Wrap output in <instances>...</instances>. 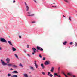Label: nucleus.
I'll use <instances>...</instances> for the list:
<instances>
[{
  "label": "nucleus",
  "instance_id": "09e8293b",
  "mask_svg": "<svg viewBox=\"0 0 77 77\" xmlns=\"http://www.w3.org/2000/svg\"><path fill=\"white\" fill-rule=\"evenodd\" d=\"M2 50V48L1 47H0V50Z\"/></svg>",
  "mask_w": 77,
  "mask_h": 77
},
{
  "label": "nucleus",
  "instance_id": "f8f14e48",
  "mask_svg": "<svg viewBox=\"0 0 77 77\" xmlns=\"http://www.w3.org/2000/svg\"><path fill=\"white\" fill-rule=\"evenodd\" d=\"M37 50H40V49H41V48L40 47L37 46Z\"/></svg>",
  "mask_w": 77,
  "mask_h": 77
},
{
  "label": "nucleus",
  "instance_id": "9b49d317",
  "mask_svg": "<svg viewBox=\"0 0 77 77\" xmlns=\"http://www.w3.org/2000/svg\"><path fill=\"white\" fill-rule=\"evenodd\" d=\"M12 50L13 51H16V49L14 47L12 48Z\"/></svg>",
  "mask_w": 77,
  "mask_h": 77
},
{
  "label": "nucleus",
  "instance_id": "1a4fd4ad",
  "mask_svg": "<svg viewBox=\"0 0 77 77\" xmlns=\"http://www.w3.org/2000/svg\"><path fill=\"white\" fill-rule=\"evenodd\" d=\"M13 66L14 68H18V66L16 65H13Z\"/></svg>",
  "mask_w": 77,
  "mask_h": 77
},
{
  "label": "nucleus",
  "instance_id": "dca6fc26",
  "mask_svg": "<svg viewBox=\"0 0 77 77\" xmlns=\"http://www.w3.org/2000/svg\"><path fill=\"white\" fill-rule=\"evenodd\" d=\"M14 55L15 56L16 58H17V59H18V55H17L16 54H14Z\"/></svg>",
  "mask_w": 77,
  "mask_h": 77
},
{
  "label": "nucleus",
  "instance_id": "aec40b11",
  "mask_svg": "<svg viewBox=\"0 0 77 77\" xmlns=\"http://www.w3.org/2000/svg\"><path fill=\"white\" fill-rule=\"evenodd\" d=\"M19 66H21V67H23V65L21 64V63H20Z\"/></svg>",
  "mask_w": 77,
  "mask_h": 77
},
{
  "label": "nucleus",
  "instance_id": "58836bf2",
  "mask_svg": "<svg viewBox=\"0 0 77 77\" xmlns=\"http://www.w3.org/2000/svg\"><path fill=\"white\" fill-rule=\"evenodd\" d=\"M70 45H71V44H72V42H71L70 43Z\"/></svg>",
  "mask_w": 77,
  "mask_h": 77
},
{
  "label": "nucleus",
  "instance_id": "2eb2a0df",
  "mask_svg": "<svg viewBox=\"0 0 77 77\" xmlns=\"http://www.w3.org/2000/svg\"><path fill=\"white\" fill-rule=\"evenodd\" d=\"M35 67H36V68H38V65L36 64V63H34Z\"/></svg>",
  "mask_w": 77,
  "mask_h": 77
},
{
  "label": "nucleus",
  "instance_id": "8fccbe9b",
  "mask_svg": "<svg viewBox=\"0 0 77 77\" xmlns=\"http://www.w3.org/2000/svg\"><path fill=\"white\" fill-rule=\"evenodd\" d=\"M34 62H35V63H36V61H35Z\"/></svg>",
  "mask_w": 77,
  "mask_h": 77
},
{
  "label": "nucleus",
  "instance_id": "c85d7f7f",
  "mask_svg": "<svg viewBox=\"0 0 77 77\" xmlns=\"http://www.w3.org/2000/svg\"><path fill=\"white\" fill-rule=\"evenodd\" d=\"M49 76L51 77H53V75L52 74H50V75H49Z\"/></svg>",
  "mask_w": 77,
  "mask_h": 77
},
{
  "label": "nucleus",
  "instance_id": "473e14b6",
  "mask_svg": "<svg viewBox=\"0 0 77 77\" xmlns=\"http://www.w3.org/2000/svg\"><path fill=\"white\" fill-rule=\"evenodd\" d=\"M65 2H66V3H68V1L67 0H64Z\"/></svg>",
  "mask_w": 77,
  "mask_h": 77
},
{
  "label": "nucleus",
  "instance_id": "f3484780",
  "mask_svg": "<svg viewBox=\"0 0 77 77\" xmlns=\"http://www.w3.org/2000/svg\"><path fill=\"white\" fill-rule=\"evenodd\" d=\"M8 66H12V64H7Z\"/></svg>",
  "mask_w": 77,
  "mask_h": 77
},
{
  "label": "nucleus",
  "instance_id": "6ab92c4d",
  "mask_svg": "<svg viewBox=\"0 0 77 77\" xmlns=\"http://www.w3.org/2000/svg\"><path fill=\"white\" fill-rule=\"evenodd\" d=\"M66 43H67V42L66 41H65L64 42H63V44L64 45H65Z\"/></svg>",
  "mask_w": 77,
  "mask_h": 77
},
{
  "label": "nucleus",
  "instance_id": "c03bdc74",
  "mask_svg": "<svg viewBox=\"0 0 77 77\" xmlns=\"http://www.w3.org/2000/svg\"><path fill=\"white\" fill-rule=\"evenodd\" d=\"M60 70V67H59L58 68V71H59Z\"/></svg>",
  "mask_w": 77,
  "mask_h": 77
},
{
  "label": "nucleus",
  "instance_id": "c756f323",
  "mask_svg": "<svg viewBox=\"0 0 77 77\" xmlns=\"http://www.w3.org/2000/svg\"><path fill=\"white\" fill-rule=\"evenodd\" d=\"M39 56L40 57V58H42V56H41V54H39Z\"/></svg>",
  "mask_w": 77,
  "mask_h": 77
},
{
  "label": "nucleus",
  "instance_id": "13d9d810",
  "mask_svg": "<svg viewBox=\"0 0 77 77\" xmlns=\"http://www.w3.org/2000/svg\"><path fill=\"white\" fill-rule=\"evenodd\" d=\"M66 77H68V76H66Z\"/></svg>",
  "mask_w": 77,
  "mask_h": 77
},
{
  "label": "nucleus",
  "instance_id": "de8ad7c7",
  "mask_svg": "<svg viewBox=\"0 0 77 77\" xmlns=\"http://www.w3.org/2000/svg\"><path fill=\"white\" fill-rule=\"evenodd\" d=\"M25 4L26 6V7L27 6V4L25 2Z\"/></svg>",
  "mask_w": 77,
  "mask_h": 77
},
{
  "label": "nucleus",
  "instance_id": "a19ab883",
  "mask_svg": "<svg viewBox=\"0 0 77 77\" xmlns=\"http://www.w3.org/2000/svg\"><path fill=\"white\" fill-rule=\"evenodd\" d=\"M27 48H29V45H27Z\"/></svg>",
  "mask_w": 77,
  "mask_h": 77
},
{
  "label": "nucleus",
  "instance_id": "9d476101",
  "mask_svg": "<svg viewBox=\"0 0 77 77\" xmlns=\"http://www.w3.org/2000/svg\"><path fill=\"white\" fill-rule=\"evenodd\" d=\"M54 67H52L51 69V70H50V71H51V72H53V70H54Z\"/></svg>",
  "mask_w": 77,
  "mask_h": 77
},
{
  "label": "nucleus",
  "instance_id": "bb28decb",
  "mask_svg": "<svg viewBox=\"0 0 77 77\" xmlns=\"http://www.w3.org/2000/svg\"><path fill=\"white\" fill-rule=\"evenodd\" d=\"M68 75H71V76H72V75H71V74H70V73H68Z\"/></svg>",
  "mask_w": 77,
  "mask_h": 77
},
{
  "label": "nucleus",
  "instance_id": "f257e3e1",
  "mask_svg": "<svg viewBox=\"0 0 77 77\" xmlns=\"http://www.w3.org/2000/svg\"><path fill=\"white\" fill-rule=\"evenodd\" d=\"M0 41H1V42H5L6 43L7 42V41L5 39V38H0Z\"/></svg>",
  "mask_w": 77,
  "mask_h": 77
},
{
  "label": "nucleus",
  "instance_id": "f03ea898",
  "mask_svg": "<svg viewBox=\"0 0 77 77\" xmlns=\"http://www.w3.org/2000/svg\"><path fill=\"white\" fill-rule=\"evenodd\" d=\"M32 49L33 50V52H32V55H34L35 54V53H36V49L35 48H32Z\"/></svg>",
  "mask_w": 77,
  "mask_h": 77
},
{
  "label": "nucleus",
  "instance_id": "cd10ccee",
  "mask_svg": "<svg viewBox=\"0 0 77 77\" xmlns=\"http://www.w3.org/2000/svg\"><path fill=\"white\" fill-rule=\"evenodd\" d=\"M50 74V72H49L48 73V75H49Z\"/></svg>",
  "mask_w": 77,
  "mask_h": 77
},
{
  "label": "nucleus",
  "instance_id": "72a5a7b5",
  "mask_svg": "<svg viewBox=\"0 0 77 77\" xmlns=\"http://www.w3.org/2000/svg\"><path fill=\"white\" fill-rule=\"evenodd\" d=\"M27 55L28 56H29V57H30V55L29 54H27Z\"/></svg>",
  "mask_w": 77,
  "mask_h": 77
},
{
  "label": "nucleus",
  "instance_id": "7ed1b4c3",
  "mask_svg": "<svg viewBox=\"0 0 77 77\" xmlns=\"http://www.w3.org/2000/svg\"><path fill=\"white\" fill-rule=\"evenodd\" d=\"M1 62H2V63L3 65H7V63H5V62L3 61V60H1Z\"/></svg>",
  "mask_w": 77,
  "mask_h": 77
},
{
  "label": "nucleus",
  "instance_id": "c9c22d12",
  "mask_svg": "<svg viewBox=\"0 0 77 77\" xmlns=\"http://www.w3.org/2000/svg\"><path fill=\"white\" fill-rule=\"evenodd\" d=\"M32 23H36V22H35V21H33V22H32Z\"/></svg>",
  "mask_w": 77,
  "mask_h": 77
},
{
  "label": "nucleus",
  "instance_id": "ddd939ff",
  "mask_svg": "<svg viewBox=\"0 0 77 77\" xmlns=\"http://www.w3.org/2000/svg\"><path fill=\"white\" fill-rule=\"evenodd\" d=\"M24 76L25 77H28V76L27 75V74H24Z\"/></svg>",
  "mask_w": 77,
  "mask_h": 77
},
{
  "label": "nucleus",
  "instance_id": "4468645a",
  "mask_svg": "<svg viewBox=\"0 0 77 77\" xmlns=\"http://www.w3.org/2000/svg\"><path fill=\"white\" fill-rule=\"evenodd\" d=\"M26 8H27L26 11H29V6H26Z\"/></svg>",
  "mask_w": 77,
  "mask_h": 77
},
{
  "label": "nucleus",
  "instance_id": "4d7b16f0",
  "mask_svg": "<svg viewBox=\"0 0 77 77\" xmlns=\"http://www.w3.org/2000/svg\"><path fill=\"white\" fill-rule=\"evenodd\" d=\"M66 77H68V76H66Z\"/></svg>",
  "mask_w": 77,
  "mask_h": 77
},
{
  "label": "nucleus",
  "instance_id": "49530a36",
  "mask_svg": "<svg viewBox=\"0 0 77 77\" xmlns=\"http://www.w3.org/2000/svg\"><path fill=\"white\" fill-rule=\"evenodd\" d=\"M15 1L14 0L13 1V3H15Z\"/></svg>",
  "mask_w": 77,
  "mask_h": 77
},
{
  "label": "nucleus",
  "instance_id": "864d4df0",
  "mask_svg": "<svg viewBox=\"0 0 77 77\" xmlns=\"http://www.w3.org/2000/svg\"><path fill=\"white\" fill-rule=\"evenodd\" d=\"M52 7H56V6H52Z\"/></svg>",
  "mask_w": 77,
  "mask_h": 77
},
{
  "label": "nucleus",
  "instance_id": "6e6d98bb",
  "mask_svg": "<svg viewBox=\"0 0 77 77\" xmlns=\"http://www.w3.org/2000/svg\"><path fill=\"white\" fill-rule=\"evenodd\" d=\"M58 77H60V76L59 75V76H58Z\"/></svg>",
  "mask_w": 77,
  "mask_h": 77
},
{
  "label": "nucleus",
  "instance_id": "5fc2aeb1",
  "mask_svg": "<svg viewBox=\"0 0 77 77\" xmlns=\"http://www.w3.org/2000/svg\"><path fill=\"white\" fill-rule=\"evenodd\" d=\"M29 74H31V72H29Z\"/></svg>",
  "mask_w": 77,
  "mask_h": 77
},
{
  "label": "nucleus",
  "instance_id": "f704fd0d",
  "mask_svg": "<svg viewBox=\"0 0 77 77\" xmlns=\"http://www.w3.org/2000/svg\"><path fill=\"white\" fill-rule=\"evenodd\" d=\"M42 74L43 75H45V73H44V72H42Z\"/></svg>",
  "mask_w": 77,
  "mask_h": 77
},
{
  "label": "nucleus",
  "instance_id": "4be33fe9",
  "mask_svg": "<svg viewBox=\"0 0 77 77\" xmlns=\"http://www.w3.org/2000/svg\"><path fill=\"white\" fill-rule=\"evenodd\" d=\"M30 69H32V70H34V68H33V67H31Z\"/></svg>",
  "mask_w": 77,
  "mask_h": 77
},
{
  "label": "nucleus",
  "instance_id": "ea45409f",
  "mask_svg": "<svg viewBox=\"0 0 77 77\" xmlns=\"http://www.w3.org/2000/svg\"><path fill=\"white\" fill-rule=\"evenodd\" d=\"M63 74H64V75H65V77H66V75H65V74L64 73H63Z\"/></svg>",
  "mask_w": 77,
  "mask_h": 77
},
{
  "label": "nucleus",
  "instance_id": "052dcab7",
  "mask_svg": "<svg viewBox=\"0 0 77 77\" xmlns=\"http://www.w3.org/2000/svg\"><path fill=\"white\" fill-rule=\"evenodd\" d=\"M9 38H10V36H8Z\"/></svg>",
  "mask_w": 77,
  "mask_h": 77
},
{
  "label": "nucleus",
  "instance_id": "423d86ee",
  "mask_svg": "<svg viewBox=\"0 0 77 77\" xmlns=\"http://www.w3.org/2000/svg\"><path fill=\"white\" fill-rule=\"evenodd\" d=\"M12 73H13V74H18V72L17 71H14L12 72Z\"/></svg>",
  "mask_w": 77,
  "mask_h": 77
},
{
  "label": "nucleus",
  "instance_id": "b1692460",
  "mask_svg": "<svg viewBox=\"0 0 77 77\" xmlns=\"http://www.w3.org/2000/svg\"><path fill=\"white\" fill-rule=\"evenodd\" d=\"M13 77H18V76L16 75H14L13 76Z\"/></svg>",
  "mask_w": 77,
  "mask_h": 77
},
{
  "label": "nucleus",
  "instance_id": "20e7f679",
  "mask_svg": "<svg viewBox=\"0 0 77 77\" xmlns=\"http://www.w3.org/2000/svg\"><path fill=\"white\" fill-rule=\"evenodd\" d=\"M6 60L7 61V63H10V59L7 58L6 59Z\"/></svg>",
  "mask_w": 77,
  "mask_h": 77
},
{
  "label": "nucleus",
  "instance_id": "7c9ffc66",
  "mask_svg": "<svg viewBox=\"0 0 77 77\" xmlns=\"http://www.w3.org/2000/svg\"><path fill=\"white\" fill-rule=\"evenodd\" d=\"M40 50L41 51H43V49H42V48H41L40 49Z\"/></svg>",
  "mask_w": 77,
  "mask_h": 77
},
{
  "label": "nucleus",
  "instance_id": "0eeeda50",
  "mask_svg": "<svg viewBox=\"0 0 77 77\" xmlns=\"http://www.w3.org/2000/svg\"><path fill=\"white\" fill-rule=\"evenodd\" d=\"M8 42L9 43V44L11 45H12V43L10 41H8Z\"/></svg>",
  "mask_w": 77,
  "mask_h": 77
},
{
  "label": "nucleus",
  "instance_id": "37998d69",
  "mask_svg": "<svg viewBox=\"0 0 77 77\" xmlns=\"http://www.w3.org/2000/svg\"><path fill=\"white\" fill-rule=\"evenodd\" d=\"M19 38H21V36H19Z\"/></svg>",
  "mask_w": 77,
  "mask_h": 77
},
{
  "label": "nucleus",
  "instance_id": "603ef678",
  "mask_svg": "<svg viewBox=\"0 0 77 77\" xmlns=\"http://www.w3.org/2000/svg\"><path fill=\"white\" fill-rule=\"evenodd\" d=\"M36 51H37V52H39V51H38V50Z\"/></svg>",
  "mask_w": 77,
  "mask_h": 77
},
{
  "label": "nucleus",
  "instance_id": "a18cd8bd",
  "mask_svg": "<svg viewBox=\"0 0 77 77\" xmlns=\"http://www.w3.org/2000/svg\"><path fill=\"white\" fill-rule=\"evenodd\" d=\"M77 43H76L75 44V47H76V46H77Z\"/></svg>",
  "mask_w": 77,
  "mask_h": 77
},
{
  "label": "nucleus",
  "instance_id": "79ce46f5",
  "mask_svg": "<svg viewBox=\"0 0 77 77\" xmlns=\"http://www.w3.org/2000/svg\"><path fill=\"white\" fill-rule=\"evenodd\" d=\"M12 70H13V69L12 68H11L10 69V71H11Z\"/></svg>",
  "mask_w": 77,
  "mask_h": 77
},
{
  "label": "nucleus",
  "instance_id": "3c124183",
  "mask_svg": "<svg viewBox=\"0 0 77 77\" xmlns=\"http://www.w3.org/2000/svg\"><path fill=\"white\" fill-rule=\"evenodd\" d=\"M63 17L64 18L65 17V16H64V15H63Z\"/></svg>",
  "mask_w": 77,
  "mask_h": 77
},
{
  "label": "nucleus",
  "instance_id": "4c0bfd02",
  "mask_svg": "<svg viewBox=\"0 0 77 77\" xmlns=\"http://www.w3.org/2000/svg\"><path fill=\"white\" fill-rule=\"evenodd\" d=\"M73 77H76L75 75H72Z\"/></svg>",
  "mask_w": 77,
  "mask_h": 77
},
{
  "label": "nucleus",
  "instance_id": "a211bd4d",
  "mask_svg": "<svg viewBox=\"0 0 77 77\" xmlns=\"http://www.w3.org/2000/svg\"><path fill=\"white\" fill-rule=\"evenodd\" d=\"M7 76L8 77H11V74L9 73H8L7 75Z\"/></svg>",
  "mask_w": 77,
  "mask_h": 77
},
{
  "label": "nucleus",
  "instance_id": "6e6552de",
  "mask_svg": "<svg viewBox=\"0 0 77 77\" xmlns=\"http://www.w3.org/2000/svg\"><path fill=\"white\" fill-rule=\"evenodd\" d=\"M41 66L42 67V69H44V68H45V67L44 66V64H41Z\"/></svg>",
  "mask_w": 77,
  "mask_h": 77
},
{
  "label": "nucleus",
  "instance_id": "5701e85b",
  "mask_svg": "<svg viewBox=\"0 0 77 77\" xmlns=\"http://www.w3.org/2000/svg\"><path fill=\"white\" fill-rule=\"evenodd\" d=\"M69 19L70 20V21H71V17L69 16Z\"/></svg>",
  "mask_w": 77,
  "mask_h": 77
},
{
  "label": "nucleus",
  "instance_id": "a878e982",
  "mask_svg": "<svg viewBox=\"0 0 77 77\" xmlns=\"http://www.w3.org/2000/svg\"><path fill=\"white\" fill-rule=\"evenodd\" d=\"M34 1V2L35 3H37V2H36V0H33Z\"/></svg>",
  "mask_w": 77,
  "mask_h": 77
},
{
  "label": "nucleus",
  "instance_id": "39448f33",
  "mask_svg": "<svg viewBox=\"0 0 77 77\" xmlns=\"http://www.w3.org/2000/svg\"><path fill=\"white\" fill-rule=\"evenodd\" d=\"M44 64L46 65H49L50 64V61H46L44 63Z\"/></svg>",
  "mask_w": 77,
  "mask_h": 77
},
{
  "label": "nucleus",
  "instance_id": "393cba45",
  "mask_svg": "<svg viewBox=\"0 0 77 77\" xmlns=\"http://www.w3.org/2000/svg\"><path fill=\"white\" fill-rule=\"evenodd\" d=\"M54 75H56L57 77H58V75L57 74V73H54Z\"/></svg>",
  "mask_w": 77,
  "mask_h": 77
},
{
  "label": "nucleus",
  "instance_id": "bf43d9fd",
  "mask_svg": "<svg viewBox=\"0 0 77 77\" xmlns=\"http://www.w3.org/2000/svg\"><path fill=\"white\" fill-rule=\"evenodd\" d=\"M53 4H55V3H53Z\"/></svg>",
  "mask_w": 77,
  "mask_h": 77
},
{
  "label": "nucleus",
  "instance_id": "e433bc0d",
  "mask_svg": "<svg viewBox=\"0 0 77 77\" xmlns=\"http://www.w3.org/2000/svg\"><path fill=\"white\" fill-rule=\"evenodd\" d=\"M27 13L28 14H31V12H28Z\"/></svg>",
  "mask_w": 77,
  "mask_h": 77
},
{
  "label": "nucleus",
  "instance_id": "412c9836",
  "mask_svg": "<svg viewBox=\"0 0 77 77\" xmlns=\"http://www.w3.org/2000/svg\"><path fill=\"white\" fill-rule=\"evenodd\" d=\"M34 14H31V15H28V16H31V17H32L33 16H34Z\"/></svg>",
  "mask_w": 77,
  "mask_h": 77
},
{
  "label": "nucleus",
  "instance_id": "2f4dec72",
  "mask_svg": "<svg viewBox=\"0 0 77 77\" xmlns=\"http://www.w3.org/2000/svg\"><path fill=\"white\" fill-rule=\"evenodd\" d=\"M43 60H45V57H43Z\"/></svg>",
  "mask_w": 77,
  "mask_h": 77
},
{
  "label": "nucleus",
  "instance_id": "680f3d73",
  "mask_svg": "<svg viewBox=\"0 0 77 77\" xmlns=\"http://www.w3.org/2000/svg\"><path fill=\"white\" fill-rule=\"evenodd\" d=\"M69 48H70V47H69Z\"/></svg>",
  "mask_w": 77,
  "mask_h": 77
}]
</instances>
